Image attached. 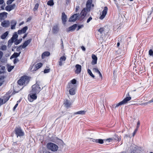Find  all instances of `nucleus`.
<instances>
[{
    "label": "nucleus",
    "mask_w": 153,
    "mask_h": 153,
    "mask_svg": "<svg viewBox=\"0 0 153 153\" xmlns=\"http://www.w3.org/2000/svg\"><path fill=\"white\" fill-rule=\"evenodd\" d=\"M66 59V57L64 56H61L60 58V61H65Z\"/></svg>",
    "instance_id": "nucleus-45"
},
{
    "label": "nucleus",
    "mask_w": 153,
    "mask_h": 153,
    "mask_svg": "<svg viewBox=\"0 0 153 153\" xmlns=\"http://www.w3.org/2000/svg\"><path fill=\"white\" fill-rule=\"evenodd\" d=\"M67 16L64 12L62 13L61 19L62 24L65 25L67 22Z\"/></svg>",
    "instance_id": "nucleus-13"
},
{
    "label": "nucleus",
    "mask_w": 153,
    "mask_h": 153,
    "mask_svg": "<svg viewBox=\"0 0 153 153\" xmlns=\"http://www.w3.org/2000/svg\"><path fill=\"white\" fill-rule=\"evenodd\" d=\"M50 71V69H45L44 71V74H46L49 72Z\"/></svg>",
    "instance_id": "nucleus-46"
},
{
    "label": "nucleus",
    "mask_w": 153,
    "mask_h": 153,
    "mask_svg": "<svg viewBox=\"0 0 153 153\" xmlns=\"http://www.w3.org/2000/svg\"><path fill=\"white\" fill-rule=\"evenodd\" d=\"M4 6L5 5H2L1 7V10H4Z\"/></svg>",
    "instance_id": "nucleus-62"
},
{
    "label": "nucleus",
    "mask_w": 153,
    "mask_h": 153,
    "mask_svg": "<svg viewBox=\"0 0 153 153\" xmlns=\"http://www.w3.org/2000/svg\"><path fill=\"white\" fill-rule=\"evenodd\" d=\"M42 65V64L41 62L35 65V67L36 68V69H38L39 68H40Z\"/></svg>",
    "instance_id": "nucleus-34"
},
{
    "label": "nucleus",
    "mask_w": 153,
    "mask_h": 153,
    "mask_svg": "<svg viewBox=\"0 0 153 153\" xmlns=\"http://www.w3.org/2000/svg\"><path fill=\"white\" fill-rule=\"evenodd\" d=\"M54 2H53V0H50L49 1L47 2V4L48 5L50 6H52L54 4Z\"/></svg>",
    "instance_id": "nucleus-36"
},
{
    "label": "nucleus",
    "mask_w": 153,
    "mask_h": 153,
    "mask_svg": "<svg viewBox=\"0 0 153 153\" xmlns=\"http://www.w3.org/2000/svg\"><path fill=\"white\" fill-rule=\"evenodd\" d=\"M30 77L26 75L22 76L17 81L18 84L20 85L26 86L29 82Z\"/></svg>",
    "instance_id": "nucleus-1"
},
{
    "label": "nucleus",
    "mask_w": 153,
    "mask_h": 153,
    "mask_svg": "<svg viewBox=\"0 0 153 153\" xmlns=\"http://www.w3.org/2000/svg\"><path fill=\"white\" fill-rule=\"evenodd\" d=\"M32 89L30 91L31 93H35L38 94L43 89V88H41L39 86L38 84H35L32 86Z\"/></svg>",
    "instance_id": "nucleus-4"
},
{
    "label": "nucleus",
    "mask_w": 153,
    "mask_h": 153,
    "mask_svg": "<svg viewBox=\"0 0 153 153\" xmlns=\"http://www.w3.org/2000/svg\"><path fill=\"white\" fill-rule=\"evenodd\" d=\"M4 104L3 100L1 98H0V105H2Z\"/></svg>",
    "instance_id": "nucleus-55"
},
{
    "label": "nucleus",
    "mask_w": 153,
    "mask_h": 153,
    "mask_svg": "<svg viewBox=\"0 0 153 153\" xmlns=\"http://www.w3.org/2000/svg\"><path fill=\"white\" fill-rule=\"evenodd\" d=\"M32 41V39H29L26 41H25L23 45H22V48H25Z\"/></svg>",
    "instance_id": "nucleus-15"
},
{
    "label": "nucleus",
    "mask_w": 153,
    "mask_h": 153,
    "mask_svg": "<svg viewBox=\"0 0 153 153\" xmlns=\"http://www.w3.org/2000/svg\"><path fill=\"white\" fill-rule=\"evenodd\" d=\"M77 27V24H75L67 28L66 29V31L67 32H69L70 31L72 32L74 31L76 27Z\"/></svg>",
    "instance_id": "nucleus-11"
},
{
    "label": "nucleus",
    "mask_w": 153,
    "mask_h": 153,
    "mask_svg": "<svg viewBox=\"0 0 153 153\" xmlns=\"http://www.w3.org/2000/svg\"><path fill=\"white\" fill-rule=\"evenodd\" d=\"M5 78V77L4 76H0V81L4 79Z\"/></svg>",
    "instance_id": "nucleus-57"
},
{
    "label": "nucleus",
    "mask_w": 153,
    "mask_h": 153,
    "mask_svg": "<svg viewBox=\"0 0 153 153\" xmlns=\"http://www.w3.org/2000/svg\"><path fill=\"white\" fill-rule=\"evenodd\" d=\"M36 93H31L28 95V99L30 102H32L34 100H36L37 98V96Z\"/></svg>",
    "instance_id": "nucleus-5"
},
{
    "label": "nucleus",
    "mask_w": 153,
    "mask_h": 153,
    "mask_svg": "<svg viewBox=\"0 0 153 153\" xmlns=\"http://www.w3.org/2000/svg\"><path fill=\"white\" fill-rule=\"evenodd\" d=\"M92 18L91 16L89 18L87 19V23H89L91 20L92 19Z\"/></svg>",
    "instance_id": "nucleus-53"
},
{
    "label": "nucleus",
    "mask_w": 153,
    "mask_h": 153,
    "mask_svg": "<svg viewBox=\"0 0 153 153\" xmlns=\"http://www.w3.org/2000/svg\"><path fill=\"white\" fill-rule=\"evenodd\" d=\"M138 128H136V129L134 130V131L132 134V136L133 137H134V135H135V134H136V133L137 131L138 130Z\"/></svg>",
    "instance_id": "nucleus-52"
},
{
    "label": "nucleus",
    "mask_w": 153,
    "mask_h": 153,
    "mask_svg": "<svg viewBox=\"0 0 153 153\" xmlns=\"http://www.w3.org/2000/svg\"><path fill=\"white\" fill-rule=\"evenodd\" d=\"M88 10L87 9L85 8H84L80 13L81 16L79 17V20L80 21L82 20L86 16L87 13V11Z\"/></svg>",
    "instance_id": "nucleus-6"
},
{
    "label": "nucleus",
    "mask_w": 153,
    "mask_h": 153,
    "mask_svg": "<svg viewBox=\"0 0 153 153\" xmlns=\"http://www.w3.org/2000/svg\"><path fill=\"white\" fill-rule=\"evenodd\" d=\"M7 13L5 12H4L0 13V19H2L4 17H7Z\"/></svg>",
    "instance_id": "nucleus-25"
},
{
    "label": "nucleus",
    "mask_w": 153,
    "mask_h": 153,
    "mask_svg": "<svg viewBox=\"0 0 153 153\" xmlns=\"http://www.w3.org/2000/svg\"><path fill=\"white\" fill-rule=\"evenodd\" d=\"M92 0H88L86 2V8L90 11L91 7V5L92 4Z\"/></svg>",
    "instance_id": "nucleus-21"
},
{
    "label": "nucleus",
    "mask_w": 153,
    "mask_h": 153,
    "mask_svg": "<svg viewBox=\"0 0 153 153\" xmlns=\"http://www.w3.org/2000/svg\"><path fill=\"white\" fill-rule=\"evenodd\" d=\"M28 27L27 26L24 27L22 29L18 30V34H20L22 33H25Z\"/></svg>",
    "instance_id": "nucleus-18"
},
{
    "label": "nucleus",
    "mask_w": 153,
    "mask_h": 153,
    "mask_svg": "<svg viewBox=\"0 0 153 153\" xmlns=\"http://www.w3.org/2000/svg\"><path fill=\"white\" fill-rule=\"evenodd\" d=\"M16 6V4L13 3L11 5H8L5 8V9L6 10L9 12L14 9Z\"/></svg>",
    "instance_id": "nucleus-12"
},
{
    "label": "nucleus",
    "mask_w": 153,
    "mask_h": 153,
    "mask_svg": "<svg viewBox=\"0 0 153 153\" xmlns=\"http://www.w3.org/2000/svg\"><path fill=\"white\" fill-rule=\"evenodd\" d=\"M3 55V53L0 51V59H1Z\"/></svg>",
    "instance_id": "nucleus-58"
},
{
    "label": "nucleus",
    "mask_w": 153,
    "mask_h": 153,
    "mask_svg": "<svg viewBox=\"0 0 153 153\" xmlns=\"http://www.w3.org/2000/svg\"><path fill=\"white\" fill-rule=\"evenodd\" d=\"M106 141H108V142H109L112 141V139L111 138H109L107 139L106 140Z\"/></svg>",
    "instance_id": "nucleus-59"
},
{
    "label": "nucleus",
    "mask_w": 153,
    "mask_h": 153,
    "mask_svg": "<svg viewBox=\"0 0 153 153\" xmlns=\"http://www.w3.org/2000/svg\"><path fill=\"white\" fill-rule=\"evenodd\" d=\"M70 1V0H66V3L67 4H68L69 3Z\"/></svg>",
    "instance_id": "nucleus-63"
},
{
    "label": "nucleus",
    "mask_w": 153,
    "mask_h": 153,
    "mask_svg": "<svg viewBox=\"0 0 153 153\" xmlns=\"http://www.w3.org/2000/svg\"><path fill=\"white\" fill-rule=\"evenodd\" d=\"M9 33L8 31H6L1 36V38L2 39H5L8 35Z\"/></svg>",
    "instance_id": "nucleus-27"
},
{
    "label": "nucleus",
    "mask_w": 153,
    "mask_h": 153,
    "mask_svg": "<svg viewBox=\"0 0 153 153\" xmlns=\"http://www.w3.org/2000/svg\"><path fill=\"white\" fill-rule=\"evenodd\" d=\"M32 19V17L31 16L29 17H28L27 20V22H29Z\"/></svg>",
    "instance_id": "nucleus-60"
},
{
    "label": "nucleus",
    "mask_w": 153,
    "mask_h": 153,
    "mask_svg": "<svg viewBox=\"0 0 153 153\" xmlns=\"http://www.w3.org/2000/svg\"><path fill=\"white\" fill-rule=\"evenodd\" d=\"M119 103H117V104L115 105V104H114L112 105V108H116L117 107H119L120 105H118Z\"/></svg>",
    "instance_id": "nucleus-43"
},
{
    "label": "nucleus",
    "mask_w": 153,
    "mask_h": 153,
    "mask_svg": "<svg viewBox=\"0 0 153 153\" xmlns=\"http://www.w3.org/2000/svg\"><path fill=\"white\" fill-rule=\"evenodd\" d=\"M50 54V52L48 51H45L42 53V58L44 59L45 56H49Z\"/></svg>",
    "instance_id": "nucleus-26"
},
{
    "label": "nucleus",
    "mask_w": 153,
    "mask_h": 153,
    "mask_svg": "<svg viewBox=\"0 0 153 153\" xmlns=\"http://www.w3.org/2000/svg\"><path fill=\"white\" fill-rule=\"evenodd\" d=\"M105 28L103 27L100 28L98 30V31L100 33V34H102L104 33L105 32Z\"/></svg>",
    "instance_id": "nucleus-31"
},
{
    "label": "nucleus",
    "mask_w": 153,
    "mask_h": 153,
    "mask_svg": "<svg viewBox=\"0 0 153 153\" xmlns=\"http://www.w3.org/2000/svg\"><path fill=\"white\" fill-rule=\"evenodd\" d=\"M39 6V4L38 3H36L35 6V7L33 8V10L35 11V10H37V9L38 8Z\"/></svg>",
    "instance_id": "nucleus-41"
},
{
    "label": "nucleus",
    "mask_w": 153,
    "mask_h": 153,
    "mask_svg": "<svg viewBox=\"0 0 153 153\" xmlns=\"http://www.w3.org/2000/svg\"><path fill=\"white\" fill-rule=\"evenodd\" d=\"M70 88V89L69 90L70 94L71 95H75L76 94V87L73 86Z\"/></svg>",
    "instance_id": "nucleus-20"
},
{
    "label": "nucleus",
    "mask_w": 153,
    "mask_h": 153,
    "mask_svg": "<svg viewBox=\"0 0 153 153\" xmlns=\"http://www.w3.org/2000/svg\"><path fill=\"white\" fill-rule=\"evenodd\" d=\"M21 53V52L20 51L19 53H17L16 52H15L13 54V55L15 58H17V57L19 56Z\"/></svg>",
    "instance_id": "nucleus-38"
},
{
    "label": "nucleus",
    "mask_w": 153,
    "mask_h": 153,
    "mask_svg": "<svg viewBox=\"0 0 153 153\" xmlns=\"http://www.w3.org/2000/svg\"><path fill=\"white\" fill-rule=\"evenodd\" d=\"M78 28L76 29V30L78 31L79 29L83 27V25H80L78 26L77 25Z\"/></svg>",
    "instance_id": "nucleus-49"
},
{
    "label": "nucleus",
    "mask_w": 153,
    "mask_h": 153,
    "mask_svg": "<svg viewBox=\"0 0 153 153\" xmlns=\"http://www.w3.org/2000/svg\"><path fill=\"white\" fill-rule=\"evenodd\" d=\"M88 73L91 76L92 78H94L95 77L94 75L92 74L91 70L89 69H88L87 70Z\"/></svg>",
    "instance_id": "nucleus-35"
},
{
    "label": "nucleus",
    "mask_w": 153,
    "mask_h": 153,
    "mask_svg": "<svg viewBox=\"0 0 153 153\" xmlns=\"http://www.w3.org/2000/svg\"><path fill=\"white\" fill-rule=\"evenodd\" d=\"M71 82L69 83L68 85L67 86V87L68 88H72L73 86H74L73 85L76 84V80L75 79H73L72 80Z\"/></svg>",
    "instance_id": "nucleus-17"
},
{
    "label": "nucleus",
    "mask_w": 153,
    "mask_h": 153,
    "mask_svg": "<svg viewBox=\"0 0 153 153\" xmlns=\"http://www.w3.org/2000/svg\"><path fill=\"white\" fill-rule=\"evenodd\" d=\"M75 68L76 69L75 71V73L77 74H79L81 71V66L79 64H76L75 65Z\"/></svg>",
    "instance_id": "nucleus-14"
},
{
    "label": "nucleus",
    "mask_w": 153,
    "mask_h": 153,
    "mask_svg": "<svg viewBox=\"0 0 153 153\" xmlns=\"http://www.w3.org/2000/svg\"><path fill=\"white\" fill-rule=\"evenodd\" d=\"M14 133L17 137H21L24 136L25 135L24 131L20 126L15 128L14 130Z\"/></svg>",
    "instance_id": "nucleus-3"
},
{
    "label": "nucleus",
    "mask_w": 153,
    "mask_h": 153,
    "mask_svg": "<svg viewBox=\"0 0 153 153\" xmlns=\"http://www.w3.org/2000/svg\"><path fill=\"white\" fill-rule=\"evenodd\" d=\"M10 23L11 24V29H15V26L16 24V21L15 20H13L11 21Z\"/></svg>",
    "instance_id": "nucleus-24"
},
{
    "label": "nucleus",
    "mask_w": 153,
    "mask_h": 153,
    "mask_svg": "<svg viewBox=\"0 0 153 153\" xmlns=\"http://www.w3.org/2000/svg\"><path fill=\"white\" fill-rule=\"evenodd\" d=\"M14 0H8L7 1L6 3L8 5H10Z\"/></svg>",
    "instance_id": "nucleus-44"
},
{
    "label": "nucleus",
    "mask_w": 153,
    "mask_h": 153,
    "mask_svg": "<svg viewBox=\"0 0 153 153\" xmlns=\"http://www.w3.org/2000/svg\"><path fill=\"white\" fill-rule=\"evenodd\" d=\"M108 10V7L105 6L104 7V9L102 11V14L101 15L99 19L101 20L103 19L106 15Z\"/></svg>",
    "instance_id": "nucleus-9"
},
{
    "label": "nucleus",
    "mask_w": 153,
    "mask_h": 153,
    "mask_svg": "<svg viewBox=\"0 0 153 153\" xmlns=\"http://www.w3.org/2000/svg\"><path fill=\"white\" fill-rule=\"evenodd\" d=\"M22 45H20L19 47H17L16 49V51L17 52H20V51L22 49Z\"/></svg>",
    "instance_id": "nucleus-42"
},
{
    "label": "nucleus",
    "mask_w": 153,
    "mask_h": 153,
    "mask_svg": "<svg viewBox=\"0 0 153 153\" xmlns=\"http://www.w3.org/2000/svg\"><path fill=\"white\" fill-rule=\"evenodd\" d=\"M140 150L137 146H132L130 152L131 153H139Z\"/></svg>",
    "instance_id": "nucleus-19"
},
{
    "label": "nucleus",
    "mask_w": 153,
    "mask_h": 153,
    "mask_svg": "<svg viewBox=\"0 0 153 153\" xmlns=\"http://www.w3.org/2000/svg\"><path fill=\"white\" fill-rule=\"evenodd\" d=\"M59 31V28L57 25L53 26L52 29V32L54 33H57Z\"/></svg>",
    "instance_id": "nucleus-22"
},
{
    "label": "nucleus",
    "mask_w": 153,
    "mask_h": 153,
    "mask_svg": "<svg viewBox=\"0 0 153 153\" xmlns=\"http://www.w3.org/2000/svg\"><path fill=\"white\" fill-rule=\"evenodd\" d=\"M98 73L99 74V76L101 77V79H102V75L100 71H99Z\"/></svg>",
    "instance_id": "nucleus-61"
},
{
    "label": "nucleus",
    "mask_w": 153,
    "mask_h": 153,
    "mask_svg": "<svg viewBox=\"0 0 153 153\" xmlns=\"http://www.w3.org/2000/svg\"><path fill=\"white\" fill-rule=\"evenodd\" d=\"M131 99V97H126L122 101L119 102L118 105H124L127 102L130 100Z\"/></svg>",
    "instance_id": "nucleus-10"
},
{
    "label": "nucleus",
    "mask_w": 153,
    "mask_h": 153,
    "mask_svg": "<svg viewBox=\"0 0 153 153\" xmlns=\"http://www.w3.org/2000/svg\"><path fill=\"white\" fill-rule=\"evenodd\" d=\"M79 6H76V12L79 10Z\"/></svg>",
    "instance_id": "nucleus-56"
},
{
    "label": "nucleus",
    "mask_w": 153,
    "mask_h": 153,
    "mask_svg": "<svg viewBox=\"0 0 153 153\" xmlns=\"http://www.w3.org/2000/svg\"><path fill=\"white\" fill-rule=\"evenodd\" d=\"M96 143H98L100 144H102L103 143V140L102 139H97Z\"/></svg>",
    "instance_id": "nucleus-37"
},
{
    "label": "nucleus",
    "mask_w": 153,
    "mask_h": 153,
    "mask_svg": "<svg viewBox=\"0 0 153 153\" xmlns=\"http://www.w3.org/2000/svg\"><path fill=\"white\" fill-rule=\"evenodd\" d=\"M18 37V35L17 34V33L16 32H15L14 33L12 37L11 38L13 40L15 41L17 39Z\"/></svg>",
    "instance_id": "nucleus-32"
},
{
    "label": "nucleus",
    "mask_w": 153,
    "mask_h": 153,
    "mask_svg": "<svg viewBox=\"0 0 153 153\" xmlns=\"http://www.w3.org/2000/svg\"><path fill=\"white\" fill-rule=\"evenodd\" d=\"M149 54L150 56H153V49H151L149 51Z\"/></svg>",
    "instance_id": "nucleus-40"
},
{
    "label": "nucleus",
    "mask_w": 153,
    "mask_h": 153,
    "mask_svg": "<svg viewBox=\"0 0 153 153\" xmlns=\"http://www.w3.org/2000/svg\"><path fill=\"white\" fill-rule=\"evenodd\" d=\"M10 97V96L8 95L7 96H4V97L3 103H5L8 100Z\"/></svg>",
    "instance_id": "nucleus-28"
},
{
    "label": "nucleus",
    "mask_w": 153,
    "mask_h": 153,
    "mask_svg": "<svg viewBox=\"0 0 153 153\" xmlns=\"http://www.w3.org/2000/svg\"><path fill=\"white\" fill-rule=\"evenodd\" d=\"M151 103L150 101L149 100V101L148 102H144V103H141L140 104V105H147L149 103Z\"/></svg>",
    "instance_id": "nucleus-47"
},
{
    "label": "nucleus",
    "mask_w": 153,
    "mask_h": 153,
    "mask_svg": "<svg viewBox=\"0 0 153 153\" xmlns=\"http://www.w3.org/2000/svg\"><path fill=\"white\" fill-rule=\"evenodd\" d=\"M63 104L64 106L68 109L71 107L72 103L70 100L66 99L64 101Z\"/></svg>",
    "instance_id": "nucleus-7"
},
{
    "label": "nucleus",
    "mask_w": 153,
    "mask_h": 153,
    "mask_svg": "<svg viewBox=\"0 0 153 153\" xmlns=\"http://www.w3.org/2000/svg\"><path fill=\"white\" fill-rule=\"evenodd\" d=\"M93 70L95 72L98 73L99 71L97 68H93Z\"/></svg>",
    "instance_id": "nucleus-50"
},
{
    "label": "nucleus",
    "mask_w": 153,
    "mask_h": 153,
    "mask_svg": "<svg viewBox=\"0 0 153 153\" xmlns=\"http://www.w3.org/2000/svg\"><path fill=\"white\" fill-rule=\"evenodd\" d=\"M19 60L18 59L15 58L13 60V63L14 64H16L17 62H19Z\"/></svg>",
    "instance_id": "nucleus-51"
},
{
    "label": "nucleus",
    "mask_w": 153,
    "mask_h": 153,
    "mask_svg": "<svg viewBox=\"0 0 153 153\" xmlns=\"http://www.w3.org/2000/svg\"><path fill=\"white\" fill-rule=\"evenodd\" d=\"M81 48L83 51H85V47L83 46H82L81 47Z\"/></svg>",
    "instance_id": "nucleus-64"
},
{
    "label": "nucleus",
    "mask_w": 153,
    "mask_h": 153,
    "mask_svg": "<svg viewBox=\"0 0 153 153\" xmlns=\"http://www.w3.org/2000/svg\"><path fill=\"white\" fill-rule=\"evenodd\" d=\"M92 59L91 62L92 65H93L97 64V56L93 54L92 55Z\"/></svg>",
    "instance_id": "nucleus-16"
},
{
    "label": "nucleus",
    "mask_w": 153,
    "mask_h": 153,
    "mask_svg": "<svg viewBox=\"0 0 153 153\" xmlns=\"http://www.w3.org/2000/svg\"><path fill=\"white\" fill-rule=\"evenodd\" d=\"M46 147L48 149L53 152H56L57 151L58 149V147L55 144L51 143L48 142L46 145Z\"/></svg>",
    "instance_id": "nucleus-2"
},
{
    "label": "nucleus",
    "mask_w": 153,
    "mask_h": 153,
    "mask_svg": "<svg viewBox=\"0 0 153 153\" xmlns=\"http://www.w3.org/2000/svg\"><path fill=\"white\" fill-rule=\"evenodd\" d=\"M18 105V103H16V105H15L14 106V107L13 108V111H15V110L16 109V108L17 107Z\"/></svg>",
    "instance_id": "nucleus-54"
},
{
    "label": "nucleus",
    "mask_w": 153,
    "mask_h": 153,
    "mask_svg": "<svg viewBox=\"0 0 153 153\" xmlns=\"http://www.w3.org/2000/svg\"><path fill=\"white\" fill-rule=\"evenodd\" d=\"M1 49L2 50H5L7 49V47L6 45H3L1 46Z\"/></svg>",
    "instance_id": "nucleus-48"
},
{
    "label": "nucleus",
    "mask_w": 153,
    "mask_h": 153,
    "mask_svg": "<svg viewBox=\"0 0 153 153\" xmlns=\"http://www.w3.org/2000/svg\"><path fill=\"white\" fill-rule=\"evenodd\" d=\"M1 25L4 27H7L10 25V22L8 21H4L3 22L1 23Z\"/></svg>",
    "instance_id": "nucleus-23"
},
{
    "label": "nucleus",
    "mask_w": 153,
    "mask_h": 153,
    "mask_svg": "<svg viewBox=\"0 0 153 153\" xmlns=\"http://www.w3.org/2000/svg\"><path fill=\"white\" fill-rule=\"evenodd\" d=\"M85 111H80L76 112H75L74 113V115L76 114H81V115H84L85 114Z\"/></svg>",
    "instance_id": "nucleus-29"
},
{
    "label": "nucleus",
    "mask_w": 153,
    "mask_h": 153,
    "mask_svg": "<svg viewBox=\"0 0 153 153\" xmlns=\"http://www.w3.org/2000/svg\"><path fill=\"white\" fill-rule=\"evenodd\" d=\"M79 14L78 13H76L73 15L70 18L69 20V22H74L76 21V19H78L79 20V17H78Z\"/></svg>",
    "instance_id": "nucleus-8"
},
{
    "label": "nucleus",
    "mask_w": 153,
    "mask_h": 153,
    "mask_svg": "<svg viewBox=\"0 0 153 153\" xmlns=\"http://www.w3.org/2000/svg\"><path fill=\"white\" fill-rule=\"evenodd\" d=\"M22 40V38H20L19 39H16L14 41V44L16 45H18L21 42Z\"/></svg>",
    "instance_id": "nucleus-33"
},
{
    "label": "nucleus",
    "mask_w": 153,
    "mask_h": 153,
    "mask_svg": "<svg viewBox=\"0 0 153 153\" xmlns=\"http://www.w3.org/2000/svg\"><path fill=\"white\" fill-rule=\"evenodd\" d=\"M15 41L13 40L11 38L9 39L8 42V46L10 47L12 45V44L13 42H14Z\"/></svg>",
    "instance_id": "nucleus-30"
},
{
    "label": "nucleus",
    "mask_w": 153,
    "mask_h": 153,
    "mask_svg": "<svg viewBox=\"0 0 153 153\" xmlns=\"http://www.w3.org/2000/svg\"><path fill=\"white\" fill-rule=\"evenodd\" d=\"M7 71L9 72H10L14 68V66H10L7 67Z\"/></svg>",
    "instance_id": "nucleus-39"
}]
</instances>
